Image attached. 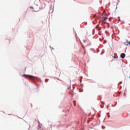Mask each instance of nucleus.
<instances>
[{
  "mask_svg": "<svg viewBox=\"0 0 130 130\" xmlns=\"http://www.w3.org/2000/svg\"><path fill=\"white\" fill-rule=\"evenodd\" d=\"M73 103H74V106H76V101H74L73 102Z\"/></svg>",
  "mask_w": 130,
  "mask_h": 130,
  "instance_id": "4",
  "label": "nucleus"
},
{
  "mask_svg": "<svg viewBox=\"0 0 130 130\" xmlns=\"http://www.w3.org/2000/svg\"><path fill=\"white\" fill-rule=\"evenodd\" d=\"M104 21H106V20H107V17H104Z\"/></svg>",
  "mask_w": 130,
  "mask_h": 130,
  "instance_id": "3",
  "label": "nucleus"
},
{
  "mask_svg": "<svg viewBox=\"0 0 130 130\" xmlns=\"http://www.w3.org/2000/svg\"><path fill=\"white\" fill-rule=\"evenodd\" d=\"M124 96H126L125 92H124Z\"/></svg>",
  "mask_w": 130,
  "mask_h": 130,
  "instance_id": "7",
  "label": "nucleus"
},
{
  "mask_svg": "<svg viewBox=\"0 0 130 130\" xmlns=\"http://www.w3.org/2000/svg\"><path fill=\"white\" fill-rule=\"evenodd\" d=\"M114 59H115L116 58V56H113Z\"/></svg>",
  "mask_w": 130,
  "mask_h": 130,
  "instance_id": "5",
  "label": "nucleus"
},
{
  "mask_svg": "<svg viewBox=\"0 0 130 130\" xmlns=\"http://www.w3.org/2000/svg\"><path fill=\"white\" fill-rule=\"evenodd\" d=\"M129 79H130V76H129Z\"/></svg>",
  "mask_w": 130,
  "mask_h": 130,
  "instance_id": "12",
  "label": "nucleus"
},
{
  "mask_svg": "<svg viewBox=\"0 0 130 130\" xmlns=\"http://www.w3.org/2000/svg\"><path fill=\"white\" fill-rule=\"evenodd\" d=\"M109 21H111V18H109Z\"/></svg>",
  "mask_w": 130,
  "mask_h": 130,
  "instance_id": "9",
  "label": "nucleus"
},
{
  "mask_svg": "<svg viewBox=\"0 0 130 130\" xmlns=\"http://www.w3.org/2000/svg\"><path fill=\"white\" fill-rule=\"evenodd\" d=\"M118 94H120V92H118Z\"/></svg>",
  "mask_w": 130,
  "mask_h": 130,
  "instance_id": "11",
  "label": "nucleus"
},
{
  "mask_svg": "<svg viewBox=\"0 0 130 130\" xmlns=\"http://www.w3.org/2000/svg\"><path fill=\"white\" fill-rule=\"evenodd\" d=\"M95 15H94V17H95Z\"/></svg>",
  "mask_w": 130,
  "mask_h": 130,
  "instance_id": "13",
  "label": "nucleus"
},
{
  "mask_svg": "<svg viewBox=\"0 0 130 130\" xmlns=\"http://www.w3.org/2000/svg\"><path fill=\"white\" fill-rule=\"evenodd\" d=\"M45 82H47V79H46V80H45Z\"/></svg>",
  "mask_w": 130,
  "mask_h": 130,
  "instance_id": "8",
  "label": "nucleus"
},
{
  "mask_svg": "<svg viewBox=\"0 0 130 130\" xmlns=\"http://www.w3.org/2000/svg\"><path fill=\"white\" fill-rule=\"evenodd\" d=\"M120 57H121V58H124V57H125V54L124 53L121 54Z\"/></svg>",
  "mask_w": 130,
  "mask_h": 130,
  "instance_id": "2",
  "label": "nucleus"
},
{
  "mask_svg": "<svg viewBox=\"0 0 130 130\" xmlns=\"http://www.w3.org/2000/svg\"><path fill=\"white\" fill-rule=\"evenodd\" d=\"M86 53V52H84V54Z\"/></svg>",
  "mask_w": 130,
  "mask_h": 130,
  "instance_id": "10",
  "label": "nucleus"
},
{
  "mask_svg": "<svg viewBox=\"0 0 130 130\" xmlns=\"http://www.w3.org/2000/svg\"><path fill=\"white\" fill-rule=\"evenodd\" d=\"M22 77H25V78H29V79H34V76L31 75H27L26 74L23 75Z\"/></svg>",
  "mask_w": 130,
  "mask_h": 130,
  "instance_id": "1",
  "label": "nucleus"
},
{
  "mask_svg": "<svg viewBox=\"0 0 130 130\" xmlns=\"http://www.w3.org/2000/svg\"><path fill=\"white\" fill-rule=\"evenodd\" d=\"M29 8H30V9H34V8L33 7H30Z\"/></svg>",
  "mask_w": 130,
  "mask_h": 130,
  "instance_id": "6",
  "label": "nucleus"
}]
</instances>
